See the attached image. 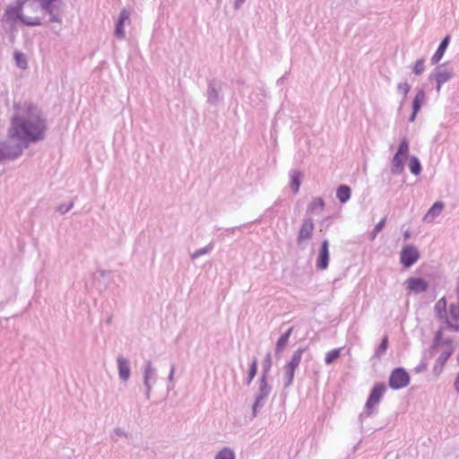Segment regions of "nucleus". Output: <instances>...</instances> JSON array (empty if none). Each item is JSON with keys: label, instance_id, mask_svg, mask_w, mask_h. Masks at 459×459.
<instances>
[{"label": "nucleus", "instance_id": "1", "mask_svg": "<svg viewBox=\"0 0 459 459\" xmlns=\"http://www.w3.org/2000/svg\"><path fill=\"white\" fill-rule=\"evenodd\" d=\"M47 122L40 109L30 102L14 103L8 135L25 145L45 138Z\"/></svg>", "mask_w": 459, "mask_h": 459}, {"label": "nucleus", "instance_id": "2", "mask_svg": "<svg viewBox=\"0 0 459 459\" xmlns=\"http://www.w3.org/2000/svg\"><path fill=\"white\" fill-rule=\"evenodd\" d=\"M434 312L436 317L440 322V326L438 330L435 333V337L433 340V344L431 346L430 351L434 353V351L439 347L442 346L443 350L436 359L435 365L433 367V374L436 377H438L442 371L445 364L453 354L455 348L453 346V339L452 338H443V333L445 331H451L455 333L459 332V325L454 324L448 317L446 311V299L445 297L441 298L437 301L434 306Z\"/></svg>", "mask_w": 459, "mask_h": 459}, {"label": "nucleus", "instance_id": "3", "mask_svg": "<svg viewBox=\"0 0 459 459\" xmlns=\"http://www.w3.org/2000/svg\"><path fill=\"white\" fill-rule=\"evenodd\" d=\"M39 7L48 13L50 22H62L60 4L61 0H16L15 6H8L5 10L4 17L8 21H21L24 25L27 26H39L41 24V21L37 16H28L22 13L23 7L27 4V7H30L32 10Z\"/></svg>", "mask_w": 459, "mask_h": 459}, {"label": "nucleus", "instance_id": "4", "mask_svg": "<svg viewBox=\"0 0 459 459\" xmlns=\"http://www.w3.org/2000/svg\"><path fill=\"white\" fill-rule=\"evenodd\" d=\"M271 392L272 386L268 384L267 378L264 376H261L258 381V389L255 394V402L252 405V415L254 418L264 407Z\"/></svg>", "mask_w": 459, "mask_h": 459}, {"label": "nucleus", "instance_id": "5", "mask_svg": "<svg viewBox=\"0 0 459 459\" xmlns=\"http://www.w3.org/2000/svg\"><path fill=\"white\" fill-rule=\"evenodd\" d=\"M15 138H11L9 136V140L3 142L0 145V162L4 161L6 160H14L22 155L23 149L27 148L29 145H25V143H13Z\"/></svg>", "mask_w": 459, "mask_h": 459}, {"label": "nucleus", "instance_id": "6", "mask_svg": "<svg viewBox=\"0 0 459 459\" xmlns=\"http://www.w3.org/2000/svg\"><path fill=\"white\" fill-rule=\"evenodd\" d=\"M143 381L145 389V399L150 400L152 390L157 381L156 368L153 367L152 362L151 360H147L144 363L143 370Z\"/></svg>", "mask_w": 459, "mask_h": 459}, {"label": "nucleus", "instance_id": "7", "mask_svg": "<svg viewBox=\"0 0 459 459\" xmlns=\"http://www.w3.org/2000/svg\"><path fill=\"white\" fill-rule=\"evenodd\" d=\"M410 379L403 368H396L390 374L388 385L393 390H398L406 387L410 384Z\"/></svg>", "mask_w": 459, "mask_h": 459}, {"label": "nucleus", "instance_id": "8", "mask_svg": "<svg viewBox=\"0 0 459 459\" xmlns=\"http://www.w3.org/2000/svg\"><path fill=\"white\" fill-rule=\"evenodd\" d=\"M420 258V252L416 247L408 245L403 247L400 254V263L405 267L412 266Z\"/></svg>", "mask_w": 459, "mask_h": 459}, {"label": "nucleus", "instance_id": "9", "mask_svg": "<svg viewBox=\"0 0 459 459\" xmlns=\"http://www.w3.org/2000/svg\"><path fill=\"white\" fill-rule=\"evenodd\" d=\"M385 390L386 386L384 383H378L374 385L365 405L366 409L368 411V415L372 413L371 410L380 402Z\"/></svg>", "mask_w": 459, "mask_h": 459}, {"label": "nucleus", "instance_id": "10", "mask_svg": "<svg viewBox=\"0 0 459 459\" xmlns=\"http://www.w3.org/2000/svg\"><path fill=\"white\" fill-rule=\"evenodd\" d=\"M454 75L452 69L447 68L445 64L437 65L429 74V80H435L438 84H444L448 82Z\"/></svg>", "mask_w": 459, "mask_h": 459}, {"label": "nucleus", "instance_id": "11", "mask_svg": "<svg viewBox=\"0 0 459 459\" xmlns=\"http://www.w3.org/2000/svg\"><path fill=\"white\" fill-rule=\"evenodd\" d=\"M314 229L313 220L311 218H305L299 230L297 244L301 246L304 241L311 239Z\"/></svg>", "mask_w": 459, "mask_h": 459}, {"label": "nucleus", "instance_id": "12", "mask_svg": "<svg viewBox=\"0 0 459 459\" xmlns=\"http://www.w3.org/2000/svg\"><path fill=\"white\" fill-rule=\"evenodd\" d=\"M406 290L410 293L420 294L429 289V283L422 278L410 277L404 281Z\"/></svg>", "mask_w": 459, "mask_h": 459}, {"label": "nucleus", "instance_id": "13", "mask_svg": "<svg viewBox=\"0 0 459 459\" xmlns=\"http://www.w3.org/2000/svg\"><path fill=\"white\" fill-rule=\"evenodd\" d=\"M129 19H130V12L126 8L121 10L119 16H118V20L115 26V31H114L115 37H117L119 39H125L126 32L124 30V26H125L126 21H129Z\"/></svg>", "mask_w": 459, "mask_h": 459}, {"label": "nucleus", "instance_id": "14", "mask_svg": "<svg viewBox=\"0 0 459 459\" xmlns=\"http://www.w3.org/2000/svg\"><path fill=\"white\" fill-rule=\"evenodd\" d=\"M329 264V242L325 239L320 247L319 255L316 261V267L320 270H325Z\"/></svg>", "mask_w": 459, "mask_h": 459}, {"label": "nucleus", "instance_id": "15", "mask_svg": "<svg viewBox=\"0 0 459 459\" xmlns=\"http://www.w3.org/2000/svg\"><path fill=\"white\" fill-rule=\"evenodd\" d=\"M220 85L214 80L208 82L207 102L210 105L216 106L220 102Z\"/></svg>", "mask_w": 459, "mask_h": 459}, {"label": "nucleus", "instance_id": "16", "mask_svg": "<svg viewBox=\"0 0 459 459\" xmlns=\"http://www.w3.org/2000/svg\"><path fill=\"white\" fill-rule=\"evenodd\" d=\"M118 376L122 381H127L131 376L130 362L123 356H118L117 359Z\"/></svg>", "mask_w": 459, "mask_h": 459}, {"label": "nucleus", "instance_id": "17", "mask_svg": "<svg viewBox=\"0 0 459 459\" xmlns=\"http://www.w3.org/2000/svg\"><path fill=\"white\" fill-rule=\"evenodd\" d=\"M450 42V35H446L442 41L440 42L437 49L436 50L435 54L431 57V64L436 65L437 64L441 58L443 57L448 45Z\"/></svg>", "mask_w": 459, "mask_h": 459}, {"label": "nucleus", "instance_id": "18", "mask_svg": "<svg viewBox=\"0 0 459 459\" xmlns=\"http://www.w3.org/2000/svg\"><path fill=\"white\" fill-rule=\"evenodd\" d=\"M444 204L442 202H436L427 212L423 217L426 222H432L442 212Z\"/></svg>", "mask_w": 459, "mask_h": 459}, {"label": "nucleus", "instance_id": "19", "mask_svg": "<svg viewBox=\"0 0 459 459\" xmlns=\"http://www.w3.org/2000/svg\"><path fill=\"white\" fill-rule=\"evenodd\" d=\"M457 297H458V303H452L449 306V309L447 311V315L451 322L454 324H457L459 321V279L457 281Z\"/></svg>", "mask_w": 459, "mask_h": 459}, {"label": "nucleus", "instance_id": "20", "mask_svg": "<svg viewBox=\"0 0 459 459\" xmlns=\"http://www.w3.org/2000/svg\"><path fill=\"white\" fill-rule=\"evenodd\" d=\"M293 327H290L285 333H283L277 341L276 347H275V354L278 356L280 355L285 349L289 338L290 334L292 333Z\"/></svg>", "mask_w": 459, "mask_h": 459}, {"label": "nucleus", "instance_id": "21", "mask_svg": "<svg viewBox=\"0 0 459 459\" xmlns=\"http://www.w3.org/2000/svg\"><path fill=\"white\" fill-rule=\"evenodd\" d=\"M405 158L394 154L391 160V173L394 175H400L404 169L403 160Z\"/></svg>", "mask_w": 459, "mask_h": 459}, {"label": "nucleus", "instance_id": "22", "mask_svg": "<svg viewBox=\"0 0 459 459\" xmlns=\"http://www.w3.org/2000/svg\"><path fill=\"white\" fill-rule=\"evenodd\" d=\"M351 187L346 185H341L336 190V197L340 203L344 204L351 198Z\"/></svg>", "mask_w": 459, "mask_h": 459}, {"label": "nucleus", "instance_id": "23", "mask_svg": "<svg viewBox=\"0 0 459 459\" xmlns=\"http://www.w3.org/2000/svg\"><path fill=\"white\" fill-rule=\"evenodd\" d=\"M290 179H291L290 186H291L293 192L295 194H297L299 192L300 185H301V180H300L301 174H300V172H299L297 170H291L290 172Z\"/></svg>", "mask_w": 459, "mask_h": 459}, {"label": "nucleus", "instance_id": "24", "mask_svg": "<svg viewBox=\"0 0 459 459\" xmlns=\"http://www.w3.org/2000/svg\"><path fill=\"white\" fill-rule=\"evenodd\" d=\"M214 247V243L212 241L207 244L205 247L196 249L195 252L190 254V259L195 260L196 258L209 254Z\"/></svg>", "mask_w": 459, "mask_h": 459}, {"label": "nucleus", "instance_id": "25", "mask_svg": "<svg viewBox=\"0 0 459 459\" xmlns=\"http://www.w3.org/2000/svg\"><path fill=\"white\" fill-rule=\"evenodd\" d=\"M284 369H285V373L283 376L284 387H289L293 382L295 370L297 368L288 366V365H285Z\"/></svg>", "mask_w": 459, "mask_h": 459}, {"label": "nucleus", "instance_id": "26", "mask_svg": "<svg viewBox=\"0 0 459 459\" xmlns=\"http://www.w3.org/2000/svg\"><path fill=\"white\" fill-rule=\"evenodd\" d=\"M306 348H299L292 355L290 360L286 364L288 366L297 368L301 361V357L305 352Z\"/></svg>", "mask_w": 459, "mask_h": 459}, {"label": "nucleus", "instance_id": "27", "mask_svg": "<svg viewBox=\"0 0 459 459\" xmlns=\"http://www.w3.org/2000/svg\"><path fill=\"white\" fill-rule=\"evenodd\" d=\"M425 100V91L420 89L412 101V111L419 112L421 108V103Z\"/></svg>", "mask_w": 459, "mask_h": 459}, {"label": "nucleus", "instance_id": "28", "mask_svg": "<svg viewBox=\"0 0 459 459\" xmlns=\"http://www.w3.org/2000/svg\"><path fill=\"white\" fill-rule=\"evenodd\" d=\"M409 169H410V171L415 176H418L420 174L421 169H422L421 164L416 156H412L410 158Z\"/></svg>", "mask_w": 459, "mask_h": 459}, {"label": "nucleus", "instance_id": "29", "mask_svg": "<svg viewBox=\"0 0 459 459\" xmlns=\"http://www.w3.org/2000/svg\"><path fill=\"white\" fill-rule=\"evenodd\" d=\"M395 154L399 155L401 157H403L405 159L408 157V154H409V141L407 140L406 137H404L401 141Z\"/></svg>", "mask_w": 459, "mask_h": 459}, {"label": "nucleus", "instance_id": "30", "mask_svg": "<svg viewBox=\"0 0 459 459\" xmlns=\"http://www.w3.org/2000/svg\"><path fill=\"white\" fill-rule=\"evenodd\" d=\"M214 459H236V457L232 449L224 447L217 453Z\"/></svg>", "mask_w": 459, "mask_h": 459}, {"label": "nucleus", "instance_id": "31", "mask_svg": "<svg viewBox=\"0 0 459 459\" xmlns=\"http://www.w3.org/2000/svg\"><path fill=\"white\" fill-rule=\"evenodd\" d=\"M388 346V337L384 336L379 346L375 351V357L380 359L386 351Z\"/></svg>", "mask_w": 459, "mask_h": 459}, {"label": "nucleus", "instance_id": "32", "mask_svg": "<svg viewBox=\"0 0 459 459\" xmlns=\"http://www.w3.org/2000/svg\"><path fill=\"white\" fill-rule=\"evenodd\" d=\"M257 359L255 357L251 362L250 368L248 371V376L247 377V385H249L251 382L253 381L254 377H255L257 373Z\"/></svg>", "mask_w": 459, "mask_h": 459}, {"label": "nucleus", "instance_id": "33", "mask_svg": "<svg viewBox=\"0 0 459 459\" xmlns=\"http://www.w3.org/2000/svg\"><path fill=\"white\" fill-rule=\"evenodd\" d=\"M14 60L16 65L22 69H25L27 67V58L24 54L19 51L14 52Z\"/></svg>", "mask_w": 459, "mask_h": 459}, {"label": "nucleus", "instance_id": "34", "mask_svg": "<svg viewBox=\"0 0 459 459\" xmlns=\"http://www.w3.org/2000/svg\"><path fill=\"white\" fill-rule=\"evenodd\" d=\"M272 355L270 352H268L266 355H265V358L263 361V373H262V376H264L265 378H268V374H269V371L272 368Z\"/></svg>", "mask_w": 459, "mask_h": 459}, {"label": "nucleus", "instance_id": "35", "mask_svg": "<svg viewBox=\"0 0 459 459\" xmlns=\"http://www.w3.org/2000/svg\"><path fill=\"white\" fill-rule=\"evenodd\" d=\"M339 357H340V351L338 349H333L326 353L325 361L327 365H330Z\"/></svg>", "mask_w": 459, "mask_h": 459}, {"label": "nucleus", "instance_id": "36", "mask_svg": "<svg viewBox=\"0 0 459 459\" xmlns=\"http://www.w3.org/2000/svg\"><path fill=\"white\" fill-rule=\"evenodd\" d=\"M324 206H325L324 200L322 198H316L308 205V210H315L316 208L323 210Z\"/></svg>", "mask_w": 459, "mask_h": 459}, {"label": "nucleus", "instance_id": "37", "mask_svg": "<svg viewBox=\"0 0 459 459\" xmlns=\"http://www.w3.org/2000/svg\"><path fill=\"white\" fill-rule=\"evenodd\" d=\"M425 65H424V60L419 59L416 61L415 65L413 67V73L417 75L421 74L424 72Z\"/></svg>", "mask_w": 459, "mask_h": 459}, {"label": "nucleus", "instance_id": "38", "mask_svg": "<svg viewBox=\"0 0 459 459\" xmlns=\"http://www.w3.org/2000/svg\"><path fill=\"white\" fill-rule=\"evenodd\" d=\"M411 86L407 82H401L397 85V91L405 97L410 91Z\"/></svg>", "mask_w": 459, "mask_h": 459}, {"label": "nucleus", "instance_id": "39", "mask_svg": "<svg viewBox=\"0 0 459 459\" xmlns=\"http://www.w3.org/2000/svg\"><path fill=\"white\" fill-rule=\"evenodd\" d=\"M73 206H74V202H71L69 204H61L58 205L57 211L61 213H65L68 211H70Z\"/></svg>", "mask_w": 459, "mask_h": 459}, {"label": "nucleus", "instance_id": "40", "mask_svg": "<svg viewBox=\"0 0 459 459\" xmlns=\"http://www.w3.org/2000/svg\"><path fill=\"white\" fill-rule=\"evenodd\" d=\"M428 368V362L423 359L421 362L414 368L416 373H421Z\"/></svg>", "mask_w": 459, "mask_h": 459}, {"label": "nucleus", "instance_id": "41", "mask_svg": "<svg viewBox=\"0 0 459 459\" xmlns=\"http://www.w3.org/2000/svg\"><path fill=\"white\" fill-rule=\"evenodd\" d=\"M385 225V218L382 219L374 228L376 232H380Z\"/></svg>", "mask_w": 459, "mask_h": 459}, {"label": "nucleus", "instance_id": "42", "mask_svg": "<svg viewBox=\"0 0 459 459\" xmlns=\"http://www.w3.org/2000/svg\"><path fill=\"white\" fill-rule=\"evenodd\" d=\"M175 371H176V366L173 364L170 367V370H169V376H168V381L170 382V383L173 382V380H174Z\"/></svg>", "mask_w": 459, "mask_h": 459}, {"label": "nucleus", "instance_id": "43", "mask_svg": "<svg viewBox=\"0 0 459 459\" xmlns=\"http://www.w3.org/2000/svg\"><path fill=\"white\" fill-rule=\"evenodd\" d=\"M113 434L117 437H126V433L121 428H115Z\"/></svg>", "mask_w": 459, "mask_h": 459}, {"label": "nucleus", "instance_id": "44", "mask_svg": "<svg viewBox=\"0 0 459 459\" xmlns=\"http://www.w3.org/2000/svg\"><path fill=\"white\" fill-rule=\"evenodd\" d=\"M245 2H246V0H235V2H234V8L236 10L240 9Z\"/></svg>", "mask_w": 459, "mask_h": 459}, {"label": "nucleus", "instance_id": "45", "mask_svg": "<svg viewBox=\"0 0 459 459\" xmlns=\"http://www.w3.org/2000/svg\"><path fill=\"white\" fill-rule=\"evenodd\" d=\"M455 389L457 393H459V374L457 375L455 383H454Z\"/></svg>", "mask_w": 459, "mask_h": 459}, {"label": "nucleus", "instance_id": "46", "mask_svg": "<svg viewBox=\"0 0 459 459\" xmlns=\"http://www.w3.org/2000/svg\"><path fill=\"white\" fill-rule=\"evenodd\" d=\"M417 113H418V112H414V111H412V112H411V116H410V117H409V121H410V122H413V121L415 120V117H416V116H417Z\"/></svg>", "mask_w": 459, "mask_h": 459}, {"label": "nucleus", "instance_id": "47", "mask_svg": "<svg viewBox=\"0 0 459 459\" xmlns=\"http://www.w3.org/2000/svg\"><path fill=\"white\" fill-rule=\"evenodd\" d=\"M100 274L102 277H105V276H107L108 274H109V272L105 271V270H100Z\"/></svg>", "mask_w": 459, "mask_h": 459}, {"label": "nucleus", "instance_id": "48", "mask_svg": "<svg viewBox=\"0 0 459 459\" xmlns=\"http://www.w3.org/2000/svg\"><path fill=\"white\" fill-rule=\"evenodd\" d=\"M379 232H376L375 230H373L372 233H371V240L375 239V238L377 237V235L378 234Z\"/></svg>", "mask_w": 459, "mask_h": 459}, {"label": "nucleus", "instance_id": "49", "mask_svg": "<svg viewBox=\"0 0 459 459\" xmlns=\"http://www.w3.org/2000/svg\"><path fill=\"white\" fill-rule=\"evenodd\" d=\"M403 237H404V238H405V239L409 238L411 237V233H410V231H408V230H407V231H405V232L403 233Z\"/></svg>", "mask_w": 459, "mask_h": 459}, {"label": "nucleus", "instance_id": "50", "mask_svg": "<svg viewBox=\"0 0 459 459\" xmlns=\"http://www.w3.org/2000/svg\"><path fill=\"white\" fill-rule=\"evenodd\" d=\"M441 86H442V84H438V82H437L436 90H437V93H439V92H440Z\"/></svg>", "mask_w": 459, "mask_h": 459}, {"label": "nucleus", "instance_id": "51", "mask_svg": "<svg viewBox=\"0 0 459 459\" xmlns=\"http://www.w3.org/2000/svg\"><path fill=\"white\" fill-rule=\"evenodd\" d=\"M106 323H107L108 325L112 324V316H108V317L106 319Z\"/></svg>", "mask_w": 459, "mask_h": 459}, {"label": "nucleus", "instance_id": "52", "mask_svg": "<svg viewBox=\"0 0 459 459\" xmlns=\"http://www.w3.org/2000/svg\"><path fill=\"white\" fill-rule=\"evenodd\" d=\"M457 364L459 365V352H458V355H457Z\"/></svg>", "mask_w": 459, "mask_h": 459}]
</instances>
